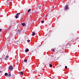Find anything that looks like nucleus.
<instances>
[{"mask_svg":"<svg viewBox=\"0 0 79 79\" xmlns=\"http://www.w3.org/2000/svg\"><path fill=\"white\" fill-rule=\"evenodd\" d=\"M5 3L6 5H8V2H7V1H6L5 2Z\"/></svg>","mask_w":79,"mask_h":79,"instance_id":"nucleus-3","label":"nucleus"},{"mask_svg":"<svg viewBox=\"0 0 79 79\" xmlns=\"http://www.w3.org/2000/svg\"><path fill=\"white\" fill-rule=\"evenodd\" d=\"M22 24L23 26H26V24H25V23H22Z\"/></svg>","mask_w":79,"mask_h":79,"instance_id":"nucleus-8","label":"nucleus"},{"mask_svg":"<svg viewBox=\"0 0 79 79\" xmlns=\"http://www.w3.org/2000/svg\"><path fill=\"white\" fill-rule=\"evenodd\" d=\"M6 58L8 59V58H9V56H6Z\"/></svg>","mask_w":79,"mask_h":79,"instance_id":"nucleus-15","label":"nucleus"},{"mask_svg":"<svg viewBox=\"0 0 79 79\" xmlns=\"http://www.w3.org/2000/svg\"><path fill=\"white\" fill-rule=\"evenodd\" d=\"M17 32L19 34L20 32H21V30H18L17 31Z\"/></svg>","mask_w":79,"mask_h":79,"instance_id":"nucleus-6","label":"nucleus"},{"mask_svg":"<svg viewBox=\"0 0 79 79\" xmlns=\"http://www.w3.org/2000/svg\"><path fill=\"white\" fill-rule=\"evenodd\" d=\"M52 51H53V49H52Z\"/></svg>","mask_w":79,"mask_h":79,"instance_id":"nucleus-27","label":"nucleus"},{"mask_svg":"<svg viewBox=\"0 0 79 79\" xmlns=\"http://www.w3.org/2000/svg\"><path fill=\"white\" fill-rule=\"evenodd\" d=\"M19 74H22V75L23 74V72H19Z\"/></svg>","mask_w":79,"mask_h":79,"instance_id":"nucleus-5","label":"nucleus"},{"mask_svg":"<svg viewBox=\"0 0 79 79\" xmlns=\"http://www.w3.org/2000/svg\"><path fill=\"white\" fill-rule=\"evenodd\" d=\"M4 60H8V58H6V57H5L4 58Z\"/></svg>","mask_w":79,"mask_h":79,"instance_id":"nucleus-13","label":"nucleus"},{"mask_svg":"<svg viewBox=\"0 0 79 79\" xmlns=\"http://www.w3.org/2000/svg\"><path fill=\"white\" fill-rule=\"evenodd\" d=\"M68 6L66 5L64 7V9H65V10H68Z\"/></svg>","mask_w":79,"mask_h":79,"instance_id":"nucleus-4","label":"nucleus"},{"mask_svg":"<svg viewBox=\"0 0 79 79\" xmlns=\"http://www.w3.org/2000/svg\"><path fill=\"white\" fill-rule=\"evenodd\" d=\"M8 77H10L11 76V74L9 73L8 75H7Z\"/></svg>","mask_w":79,"mask_h":79,"instance_id":"nucleus-9","label":"nucleus"},{"mask_svg":"<svg viewBox=\"0 0 79 79\" xmlns=\"http://www.w3.org/2000/svg\"><path fill=\"white\" fill-rule=\"evenodd\" d=\"M37 6V8H39V9H41L42 8L41 7H39V5H38Z\"/></svg>","mask_w":79,"mask_h":79,"instance_id":"nucleus-7","label":"nucleus"},{"mask_svg":"<svg viewBox=\"0 0 79 79\" xmlns=\"http://www.w3.org/2000/svg\"><path fill=\"white\" fill-rule=\"evenodd\" d=\"M65 68L66 69H67V68H68V67H67V66H65Z\"/></svg>","mask_w":79,"mask_h":79,"instance_id":"nucleus-21","label":"nucleus"},{"mask_svg":"<svg viewBox=\"0 0 79 79\" xmlns=\"http://www.w3.org/2000/svg\"><path fill=\"white\" fill-rule=\"evenodd\" d=\"M5 76H8V73H6L5 74Z\"/></svg>","mask_w":79,"mask_h":79,"instance_id":"nucleus-12","label":"nucleus"},{"mask_svg":"<svg viewBox=\"0 0 79 79\" xmlns=\"http://www.w3.org/2000/svg\"><path fill=\"white\" fill-rule=\"evenodd\" d=\"M52 51L53 52H55V49H54Z\"/></svg>","mask_w":79,"mask_h":79,"instance_id":"nucleus-25","label":"nucleus"},{"mask_svg":"<svg viewBox=\"0 0 79 79\" xmlns=\"http://www.w3.org/2000/svg\"><path fill=\"white\" fill-rule=\"evenodd\" d=\"M33 34L32 35L33 36H34V35H35V33L34 32H32Z\"/></svg>","mask_w":79,"mask_h":79,"instance_id":"nucleus-10","label":"nucleus"},{"mask_svg":"<svg viewBox=\"0 0 79 79\" xmlns=\"http://www.w3.org/2000/svg\"><path fill=\"white\" fill-rule=\"evenodd\" d=\"M35 10H33V11H32V13H34H34H35Z\"/></svg>","mask_w":79,"mask_h":79,"instance_id":"nucleus-16","label":"nucleus"},{"mask_svg":"<svg viewBox=\"0 0 79 79\" xmlns=\"http://www.w3.org/2000/svg\"><path fill=\"white\" fill-rule=\"evenodd\" d=\"M0 73H2V71H0Z\"/></svg>","mask_w":79,"mask_h":79,"instance_id":"nucleus-26","label":"nucleus"},{"mask_svg":"<svg viewBox=\"0 0 79 79\" xmlns=\"http://www.w3.org/2000/svg\"><path fill=\"white\" fill-rule=\"evenodd\" d=\"M50 67H52V64H50Z\"/></svg>","mask_w":79,"mask_h":79,"instance_id":"nucleus-19","label":"nucleus"},{"mask_svg":"<svg viewBox=\"0 0 79 79\" xmlns=\"http://www.w3.org/2000/svg\"><path fill=\"white\" fill-rule=\"evenodd\" d=\"M29 50L27 48L26 49L25 51V52H26V53H27V52H29Z\"/></svg>","mask_w":79,"mask_h":79,"instance_id":"nucleus-2","label":"nucleus"},{"mask_svg":"<svg viewBox=\"0 0 79 79\" xmlns=\"http://www.w3.org/2000/svg\"><path fill=\"white\" fill-rule=\"evenodd\" d=\"M41 22L42 23H44V22L43 20H42L41 21Z\"/></svg>","mask_w":79,"mask_h":79,"instance_id":"nucleus-20","label":"nucleus"},{"mask_svg":"<svg viewBox=\"0 0 79 79\" xmlns=\"http://www.w3.org/2000/svg\"><path fill=\"white\" fill-rule=\"evenodd\" d=\"M19 14H20V13H17L16 14L17 16H18V15H19Z\"/></svg>","mask_w":79,"mask_h":79,"instance_id":"nucleus-18","label":"nucleus"},{"mask_svg":"<svg viewBox=\"0 0 79 79\" xmlns=\"http://www.w3.org/2000/svg\"><path fill=\"white\" fill-rule=\"evenodd\" d=\"M27 42H30V40H27Z\"/></svg>","mask_w":79,"mask_h":79,"instance_id":"nucleus-22","label":"nucleus"},{"mask_svg":"<svg viewBox=\"0 0 79 79\" xmlns=\"http://www.w3.org/2000/svg\"><path fill=\"white\" fill-rule=\"evenodd\" d=\"M16 19H17V18H19V16H18V15H16Z\"/></svg>","mask_w":79,"mask_h":79,"instance_id":"nucleus-14","label":"nucleus"},{"mask_svg":"<svg viewBox=\"0 0 79 79\" xmlns=\"http://www.w3.org/2000/svg\"><path fill=\"white\" fill-rule=\"evenodd\" d=\"M31 9H29L28 10V12H29V11H31Z\"/></svg>","mask_w":79,"mask_h":79,"instance_id":"nucleus-17","label":"nucleus"},{"mask_svg":"<svg viewBox=\"0 0 79 79\" xmlns=\"http://www.w3.org/2000/svg\"><path fill=\"white\" fill-rule=\"evenodd\" d=\"M2 29H0V32H1V31H2Z\"/></svg>","mask_w":79,"mask_h":79,"instance_id":"nucleus-23","label":"nucleus"},{"mask_svg":"<svg viewBox=\"0 0 79 79\" xmlns=\"http://www.w3.org/2000/svg\"><path fill=\"white\" fill-rule=\"evenodd\" d=\"M27 60L25 59V60H24V63H26V62H27Z\"/></svg>","mask_w":79,"mask_h":79,"instance_id":"nucleus-11","label":"nucleus"},{"mask_svg":"<svg viewBox=\"0 0 79 79\" xmlns=\"http://www.w3.org/2000/svg\"><path fill=\"white\" fill-rule=\"evenodd\" d=\"M8 69L10 71H11L13 69V67L11 66H9L8 68Z\"/></svg>","mask_w":79,"mask_h":79,"instance_id":"nucleus-1","label":"nucleus"},{"mask_svg":"<svg viewBox=\"0 0 79 79\" xmlns=\"http://www.w3.org/2000/svg\"><path fill=\"white\" fill-rule=\"evenodd\" d=\"M22 68H23V69H24V67H23Z\"/></svg>","mask_w":79,"mask_h":79,"instance_id":"nucleus-24","label":"nucleus"}]
</instances>
